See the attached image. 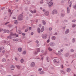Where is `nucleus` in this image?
<instances>
[{"instance_id": "nucleus-4", "label": "nucleus", "mask_w": 76, "mask_h": 76, "mask_svg": "<svg viewBox=\"0 0 76 76\" xmlns=\"http://www.w3.org/2000/svg\"><path fill=\"white\" fill-rule=\"evenodd\" d=\"M42 38L43 39H46L47 38V34H42Z\"/></svg>"}, {"instance_id": "nucleus-6", "label": "nucleus", "mask_w": 76, "mask_h": 76, "mask_svg": "<svg viewBox=\"0 0 76 76\" xmlns=\"http://www.w3.org/2000/svg\"><path fill=\"white\" fill-rule=\"evenodd\" d=\"M35 65V63L34 62H32L31 64V67H34Z\"/></svg>"}, {"instance_id": "nucleus-7", "label": "nucleus", "mask_w": 76, "mask_h": 76, "mask_svg": "<svg viewBox=\"0 0 76 76\" xmlns=\"http://www.w3.org/2000/svg\"><path fill=\"white\" fill-rule=\"evenodd\" d=\"M55 45V43L53 42H51L50 43V47H54Z\"/></svg>"}, {"instance_id": "nucleus-28", "label": "nucleus", "mask_w": 76, "mask_h": 76, "mask_svg": "<svg viewBox=\"0 0 76 76\" xmlns=\"http://www.w3.org/2000/svg\"><path fill=\"white\" fill-rule=\"evenodd\" d=\"M69 55V53H66V54L64 56L65 57H68Z\"/></svg>"}, {"instance_id": "nucleus-8", "label": "nucleus", "mask_w": 76, "mask_h": 76, "mask_svg": "<svg viewBox=\"0 0 76 76\" xmlns=\"http://www.w3.org/2000/svg\"><path fill=\"white\" fill-rule=\"evenodd\" d=\"M44 14L45 16H48V15H49V12L48 11H45Z\"/></svg>"}, {"instance_id": "nucleus-61", "label": "nucleus", "mask_w": 76, "mask_h": 76, "mask_svg": "<svg viewBox=\"0 0 76 76\" xmlns=\"http://www.w3.org/2000/svg\"><path fill=\"white\" fill-rule=\"evenodd\" d=\"M76 20H74L72 21V22H75Z\"/></svg>"}, {"instance_id": "nucleus-64", "label": "nucleus", "mask_w": 76, "mask_h": 76, "mask_svg": "<svg viewBox=\"0 0 76 76\" xmlns=\"http://www.w3.org/2000/svg\"><path fill=\"white\" fill-rule=\"evenodd\" d=\"M39 28H41V24H39Z\"/></svg>"}, {"instance_id": "nucleus-35", "label": "nucleus", "mask_w": 76, "mask_h": 76, "mask_svg": "<svg viewBox=\"0 0 76 76\" xmlns=\"http://www.w3.org/2000/svg\"><path fill=\"white\" fill-rule=\"evenodd\" d=\"M70 4L69 5V7H72V2H70Z\"/></svg>"}, {"instance_id": "nucleus-50", "label": "nucleus", "mask_w": 76, "mask_h": 76, "mask_svg": "<svg viewBox=\"0 0 76 76\" xmlns=\"http://www.w3.org/2000/svg\"><path fill=\"white\" fill-rule=\"evenodd\" d=\"M40 3H41V4L43 3V1L42 0L40 1Z\"/></svg>"}, {"instance_id": "nucleus-63", "label": "nucleus", "mask_w": 76, "mask_h": 76, "mask_svg": "<svg viewBox=\"0 0 76 76\" xmlns=\"http://www.w3.org/2000/svg\"><path fill=\"white\" fill-rule=\"evenodd\" d=\"M37 47H39V45H40L38 44H38H37Z\"/></svg>"}, {"instance_id": "nucleus-5", "label": "nucleus", "mask_w": 76, "mask_h": 76, "mask_svg": "<svg viewBox=\"0 0 76 76\" xmlns=\"http://www.w3.org/2000/svg\"><path fill=\"white\" fill-rule=\"evenodd\" d=\"M63 50L62 49H61L60 50V51H58V53L60 55H61V56H62L63 55V54L62 53H62V52H63Z\"/></svg>"}, {"instance_id": "nucleus-29", "label": "nucleus", "mask_w": 76, "mask_h": 76, "mask_svg": "<svg viewBox=\"0 0 76 76\" xmlns=\"http://www.w3.org/2000/svg\"><path fill=\"white\" fill-rule=\"evenodd\" d=\"M72 43H74V42H75V38H73V39H72Z\"/></svg>"}, {"instance_id": "nucleus-40", "label": "nucleus", "mask_w": 76, "mask_h": 76, "mask_svg": "<svg viewBox=\"0 0 76 76\" xmlns=\"http://www.w3.org/2000/svg\"><path fill=\"white\" fill-rule=\"evenodd\" d=\"M5 52H6V50H3L2 51V53H3L4 54L5 53Z\"/></svg>"}, {"instance_id": "nucleus-1", "label": "nucleus", "mask_w": 76, "mask_h": 76, "mask_svg": "<svg viewBox=\"0 0 76 76\" xmlns=\"http://www.w3.org/2000/svg\"><path fill=\"white\" fill-rule=\"evenodd\" d=\"M47 4L49 5V7H51L53 5V0H50V1L49 2H47Z\"/></svg>"}, {"instance_id": "nucleus-36", "label": "nucleus", "mask_w": 76, "mask_h": 76, "mask_svg": "<svg viewBox=\"0 0 76 76\" xmlns=\"http://www.w3.org/2000/svg\"><path fill=\"white\" fill-rule=\"evenodd\" d=\"M76 26V24H73L72 25V27H73V28H75Z\"/></svg>"}, {"instance_id": "nucleus-56", "label": "nucleus", "mask_w": 76, "mask_h": 76, "mask_svg": "<svg viewBox=\"0 0 76 76\" xmlns=\"http://www.w3.org/2000/svg\"><path fill=\"white\" fill-rule=\"evenodd\" d=\"M6 31L7 33H9V30H6Z\"/></svg>"}, {"instance_id": "nucleus-18", "label": "nucleus", "mask_w": 76, "mask_h": 76, "mask_svg": "<svg viewBox=\"0 0 76 76\" xmlns=\"http://www.w3.org/2000/svg\"><path fill=\"white\" fill-rule=\"evenodd\" d=\"M69 32V29H67L66 31L65 32V34H68Z\"/></svg>"}, {"instance_id": "nucleus-60", "label": "nucleus", "mask_w": 76, "mask_h": 76, "mask_svg": "<svg viewBox=\"0 0 76 76\" xmlns=\"http://www.w3.org/2000/svg\"><path fill=\"white\" fill-rule=\"evenodd\" d=\"M35 54H38V53L37 51H35L34 53Z\"/></svg>"}, {"instance_id": "nucleus-44", "label": "nucleus", "mask_w": 76, "mask_h": 76, "mask_svg": "<svg viewBox=\"0 0 76 76\" xmlns=\"http://www.w3.org/2000/svg\"><path fill=\"white\" fill-rule=\"evenodd\" d=\"M28 31V29L27 28L25 30V32H27V31Z\"/></svg>"}, {"instance_id": "nucleus-47", "label": "nucleus", "mask_w": 76, "mask_h": 76, "mask_svg": "<svg viewBox=\"0 0 76 76\" xmlns=\"http://www.w3.org/2000/svg\"><path fill=\"white\" fill-rule=\"evenodd\" d=\"M36 42L38 44V43H39V41H38V40H36Z\"/></svg>"}, {"instance_id": "nucleus-48", "label": "nucleus", "mask_w": 76, "mask_h": 76, "mask_svg": "<svg viewBox=\"0 0 76 76\" xmlns=\"http://www.w3.org/2000/svg\"><path fill=\"white\" fill-rule=\"evenodd\" d=\"M73 8H74L75 9H76V5L75 4V6H73Z\"/></svg>"}, {"instance_id": "nucleus-34", "label": "nucleus", "mask_w": 76, "mask_h": 76, "mask_svg": "<svg viewBox=\"0 0 76 76\" xmlns=\"http://www.w3.org/2000/svg\"><path fill=\"white\" fill-rule=\"evenodd\" d=\"M44 71H41L40 72V73L41 74H44Z\"/></svg>"}, {"instance_id": "nucleus-57", "label": "nucleus", "mask_w": 76, "mask_h": 76, "mask_svg": "<svg viewBox=\"0 0 76 76\" xmlns=\"http://www.w3.org/2000/svg\"><path fill=\"white\" fill-rule=\"evenodd\" d=\"M3 31V29L2 28H0V32H1Z\"/></svg>"}, {"instance_id": "nucleus-45", "label": "nucleus", "mask_w": 76, "mask_h": 76, "mask_svg": "<svg viewBox=\"0 0 76 76\" xmlns=\"http://www.w3.org/2000/svg\"><path fill=\"white\" fill-rule=\"evenodd\" d=\"M14 76H20V74H19L18 75H15Z\"/></svg>"}, {"instance_id": "nucleus-38", "label": "nucleus", "mask_w": 76, "mask_h": 76, "mask_svg": "<svg viewBox=\"0 0 76 76\" xmlns=\"http://www.w3.org/2000/svg\"><path fill=\"white\" fill-rule=\"evenodd\" d=\"M3 31H4V33L5 34L6 33V29H4V30H3Z\"/></svg>"}, {"instance_id": "nucleus-39", "label": "nucleus", "mask_w": 76, "mask_h": 76, "mask_svg": "<svg viewBox=\"0 0 76 76\" xmlns=\"http://www.w3.org/2000/svg\"><path fill=\"white\" fill-rule=\"evenodd\" d=\"M26 51H24L23 52L22 54H26Z\"/></svg>"}, {"instance_id": "nucleus-49", "label": "nucleus", "mask_w": 76, "mask_h": 76, "mask_svg": "<svg viewBox=\"0 0 76 76\" xmlns=\"http://www.w3.org/2000/svg\"><path fill=\"white\" fill-rule=\"evenodd\" d=\"M73 58H76V55L75 54L73 57Z\"/></svg>"}, {"instance_id": "nucleus-19", "label": "nucleus", "mask_w": 76, "mask_h": 76, "mask_svg": "<svg viewBox=\"0 0 76 76\" xmlns=\"http://www.w3.org/2000/svg\"><path fill=\"white\" fill-rule=\"evenodd\" d=\"M52 39L53 41L55 40L56 39V37L55 36H52Z\"/></svg>"}, {"instance_id": "nucleus-12", "label": "nucleus", "mask_w": 76, "mask_h": 76, "mask_svg": "<svg viewBox=\"0 0 76 76\" xmlns=\"http://www.w3.org/2000/svg\"><path fill=\"white\" fill-rule=\"evenodd\" d=\"M4 43H6L8 45H10V42H9L8 41H4Z\"/></svg>"}, {"instance_id": "nucleus-43", "label": "nucleus", "mask_w": 76, "mask_h": 76, "mask_svg": "<svg viewBox=\"0 0 76 76\" xmlns=\"http://www.w3.org/2000/svg\"><path fill=\"white\" fill-rule=\"evenodd\" d=\"M74 50H73V49H72L70 50V51L71 52H74Z\"/></svg>"}, {"instance_id": "nucleus-23", "label": "nucleus", "mask_w": 76, "mask_h": 76, "mask_svg": "<svg viewBox=\"0 0 76 76\" xmlns=\"http://www.w3.org/2000/svg\"><path fill=\"white\" fill-rule=\"evenodd\" d=\"M42 24L43 25H45V24H46V22L44 20H43L42 21Z\"/></svg>"}, {"instance_id": "nucleus-14", "label": "nucleus", "mask_w": 76, "mask_h": 76, "mask_svg": "<svg viewBox=\"0 0 76 76\" xmlns=\"http://www.w3.org/2000/svg\"><path fill=\"white\" fill-rule=\"evenodd\" d=\"M67 13L68 14L70 13V9L69 7H67Z\"/></svg>"}, {"instance_id": "nucleus-25", "label": "nucleus", "mask_w": 76, "mask_h": 76, "mask_svg": "<svg viewBox=\"0 0 76 76\" xmlns=\"http://www.w3.org/2000/svg\"><path fill=\"white\" fill-rule=\"evenodd\" d=\"M7 38L9 39H12V37H11V36L10 35L7 37Z\"/></svg>"}, {"instance_id": "nucleus-53", "label": "nucleus", "mask_w": 76, "mask_h": 76, "mask_svg": "<svg viewBox=\"0 0 76 76\" xmlns=\"http://www.w3.org/2000/svg\"><path fill=\"white\" fill-rule=\"evenodd\" d=\"M8 26L10 28H11V27H12V25H8Z\"/></svg>"}, {"instance_id": "nucleus-51", "label": "nucleus", "mask_w": 76, "mask_h": 76, "mask_svg": "<svg viewBox=\"0 0 76 76\" xmlns=\"http://www.w3.org/2000/svg\"><path fill=\"white\" fill-rule=\"evenodd\" d=\"M26 34L25 33H22V35H23V36H25V35Z\"/></svg>"}, {"instance_id": "nucleus-2", "label": "nucleus", "mask_w": 76, "mask_h": 76, "mask_svg": "<svg viewBox=\"0 0 76 76\" xmlns=\"http://www.w3.org/2000/svg\"><path fill=\"white\" fill-rule=\"evenodd\" d=\"M23 19V15L22 14H20L19 15L18 17V19L19 20H22Z\"/></svg>"}, {"instance_id": "nucleus-32", "label": "nucleus", "mask_w": 76, "mask_h": 76, "mask_svg": "<svg viewBox=\"0 0 76 76\" xmlns=\"http://www.w3.org/2000/svg\"><path fill=\"white\" fill-rule=\"evenodd\" d=\"M61 72L62 73L65 74V73H64V71H63V70H61Z\"/></svg>"}, {"instance_id": "nucleus-42", "label": "nucleus", "mask_w": 76, "mask_h": 76, "mask_svg": "<svg viewBox=\"0 0 76 76\" xmlns=\"http://www.w3.org/2000/svg\"><path fill=\"white\" fill-rule=\"evenodd\" d=\"M61 13H65V11H64V10H63L61 12Z\"/></svg>"}, {"instance_id": "nucleus-22", "label": "nucleus", "mask_w": 76, "mask_h": 76, "mask_svg": "<svg viewBox=\"0 0 76 76\" xmlns=\"http://www.w3.org/2000/svg\"><path fill=\"white\" fill-rule=\"evenodd\" d=\"M61 16L62 17H64L65 16V14L64 13H61Z\"/></svg>"}, {"instance_id": "nucleus-55", "label": "nucleus", "mask_w": 76, "mask_h": 76, "mask_svg": "<svg viewBox=\"0 0 76 76\" xmlns=\"http://www.w3.org/2000/svg\"><path fill=\"white\" fill-rule=\"evenodd\" d=\"M51 30H52V28H51V27L49 28V31H51Z\"/></svg>"}, {"instance_id": "nucleus-30", "label": "nucleus", "mask_w": 76, "mask_h": 76, "mask_svg": "<svg viewBox=\"0 0 76 76\" xmlns=\"http://www.w3.org/2000/svg\"><path fill=\"white\" fill-rule=\"evenodd\" d=\"M3 67V65H0V71H1L2 70H1V67Z\"/></svg>"}, {"instance_id": "nucleus-9", "label": "nucleus", "mask_w": 76, "mask_h": 76, "mask_svg": "<svg viewBox=\"0 0 76 76\" xmlns=\"http://www.w3.org/2000/svg\"><path fill=\"white\" fill-rule=\"evenodd\" d=\"M53 61L55 63H59L60 62L59 61H58L57 62V59H55L53 60Z\"/></svg>"}, {"instance_id": "nucleus-54", "label": "nucleus", "mask_w": 76, "mask_h": 76, "mask_svg": "<svg viewBox=\"0 0 76 76\" xmlns=\"http://www.w3.org/2000/svg\"><path fill=\"white\" fill-rule=\"evenodd\" d=\"M8 12L10 13H11V10H10V9L8 10Z\"/></svg>"}, {"instance_id": "nucleus-11", "label": "nucleus", "mask_w": 76, "mask_h": 76, "mask_svg": "<svg viewBox=\"0 0 76 76\" xmlns=\"http://www.w3.org/2000/svg\"><path fill=\"white\" fill-rule=\"evenodd\" d=\"M11 69L12 70H13L15 69V66L13 65H12L11 66Z\"/></svg>"}, {"instance_id": "nucleus-24", "label": "nucleus", "mask_w": 76, "mask_h": 76, "mask_svg": "<svg viewBox=\"0 0 76 76\" xmlns=\"http://www.w3.org/2000/svg\"><path fill=\"white\" fill-rule=\"evenodd\" d=\"M37 53H39L40 52V49L39 48H37Z\"/></svg>"}, {"instance_id": "nucleus-3", "label": "nucleus", "mask_w": 76, "mask_h": 76, "mask_svg": "<svg viewBox=\"0 0 76 76\" xmlns=\"http://www.w3.org/2000/svg\"><path fill=\"white\" fill-rule=\"evenodd\" d=\"M57 10L56 9L53 10L52 12V15H57Z\"/></svg>"}, {"instance_id": "nucleus-58", "label": "nucleus", "mask_w": 76, "mask_h": 76, "mask_svg": "<svg viewBox=\"0 0 76 76\" xmlns=\"http://www.w3.org/2000/svg\"><path fill=\"white\" fill-rule=\"evenodd\" d=\"M64 21L65 22H67V20H64Z\"/></svg>"}, {"instance_id": "nucleus-41", "label": "nucleus", "mask_w": 76, "mask_h": 76, "mask_svg": "<svg viewBox=\"0 0 76 76\" xmlns=\"http://www.w3.org/2000/svg\"><path fill=\"white\" fill-rule=\"evenodd\" d=\"M46 60H47V62H49V61H48V57H47L46 58Z\"/></svg>"}, {"instance_id": "nucleus-26", "label": "nucleus", "mask_w": 76, "mask_h": 76, "mask_svg": "<svg viewBox=\"0 0 76 76\" xmlns=\"http://www.w3.org/2000/svg\"><path fill=\"white\" fill-rule=\"evenodd\" d=\"M2 62H6V59L5 58H3L2 60Z\"/></svg>"}, {"instance_id": "nucleus-17", "label": "nucleus", "mask_w": 76, "mask_h": 76, "mask_svg": "<svg viewBox=\"0 0 76 76\" xmlns=\"http://www.w3.org/2000/svg\"><path fill=\"white\" fill-rule=\"evenodd\" d=\"M66 71L67 72H70L71 71V69L69 68H68L66 69Z\"/></svg>"}, {"instance_id": "nucleus-27", "label": "nucleus", "mask_w": 76, "mask_h": 76, "mask_svg": "<svg viewBox=\"0 0 76 76\" xmlns=\"http://www.w3.org/2000/svg\"><path fill=\"white\" fill-rule=\"evenodd\" d=\"M37 32H38V33H40V28H37Z\"/></svg>"}, {"instance_id": "nucleus-46", "label": "nucleus", "mask_w": 76, "mask_h": 76, "mask_svg": "<svg viewBox=\"0 0 76 76\" xmlns=\"http://www.w3.org/2000/svg\"><path fill=\"white\" fill-rule=\"evenodd\" d=\"M3 50V48L1 47L0 48V52L1 51V50Z\"/></svg>"}, {"instance_id": "nucleus-21", "label": "nucleus", "mask_w": 76, "mask_h": 76, "mask_svg": "<svg viewBox=\"0 0 76 76\" xmlns=\"http://www.w3.org/2000/svg\"><path fill=\"white\" fill-rule=\"evenodd\" d=\"M10 34L11 36H15V34H13L12 32H10Z\"/></svg>"}, {"instance_id": "nucleus-52", "label": "nucleus", "mask_w": 76, "mask_h": 76, "mask_svg": "<svg viewBox=\"0 0 76 76\" xmlns=\"http://www.w3.org/2000/svg\"><path fill=\"white\" fill-rule=\"evenodd\" d=\"M50 42V39H49L47 41V43H48V42Z\"/></svg>"}, {"instance_id": "nucleus-20", "label": "nucleus", "mask_w": 76, "mask_h": 76, "mask_svg": "<svg viewBox=\"0 0 76 76\" xmlns=\"http://www.w3.org/2000/svg\"><path fill=\"white\" fill-rule=\"evenodd\" d=\"M14 23L15 24H16V25H17V24H18V22L17 21V20H14Z\"/></svg>"}, {"instance_id": "nucleus-13", "label": "nucleus", "mask_w": 76, "mask_h": 76, "mask_svg": "<svg viewBox=\"0 0 76 76\" xmlns=\"http://www.w3.org/2000/svg\"><path fill=\"white\" fill-rule=\"evenodd\" d=\"M18 51H19V52H21L22 51V49L21 48H20L18 49Z\"/></svg>"}, {"instance_id": "nucleus-31", "label": "nucleus", "mask_w": 76, "mask_h": 76, "mask_svg": "<svg viewBox=\"0 0 76 76\" xmlns=\"http://www.w3.org/2000/svg\"><path fill=\"white\" fill-rule=\"evenodd\" d=\"M23 61H24V60H23V59H21L20 60V62L21 63H23Z\"/></svg>"}, {"instance_id": "nucleus-15", "label": "nucleus", "mask_w": 76, "mask_h": 76, "mask_svg": "<svg viewBox=\"0 0 76 76\" xmlns=\"http://www.w3.org/2000/svg\"><path fill=\"white\" fill-rule=\"evenodd\" d=\"M48 50L49 51H52L53 49L50 47L48 48Z\"/></svg>"}, {"instance_id": "nucleus-33", "label": "nucleus", "mask_w": 76, "mask_h": 76, "mask_svg": "<svg viewBox=\"0 0 76 76\" xmlns=\"http://www.w3.org/2000/svg\"><path fill=\"white\" fill-rule=\"evenodd\" d=\"M16 66L18 69H20V66H19V65H16Z\"/></svg>"}, {"instance_id": "nucleus-59", "label": "nucleus", "mask_w": 76, "mask_h": 76, "mask_svg": "<svg viewBox=\"0 0 76 76\" xmlns=\"http://www.w3.org/2000/svg\"><path fill=\"white\" fill-rule=\"evenodd\" d=\"M9 22H7V23H5L4 24V25H7V23H9Z\"/></svg>"}, {"instance_id": "nucleus-62", "label": "nucleus", "mask_w": 76, "mask_h": 76, "mask_svg": "<svg viewBox=\"0 0 76 76\" xmlns=\"http://www.w3.org/2000/svg\"><path fill=\"white\" fill-rule=\"evenodd\" d=\"M61 3H64V1L63 0H62L61 1Z\"/></svg>"}, {"instance_id": "nucleus-10", "label": "nucleus", "mask_w": 76, "mask_h": 76, "mask_svg": "<svg viewBox=\"0 0 76 76\" xmlns=\"http://www.w3.org/2000/svg\"><path fill=\"white\" fill-rule=\"evenodd\" d=\"M30 12L31 13H36L37 12V11L35 10H34L33 11L31 10Z\"/></svg>"}, {"instance_id": "nucleus-16", "label": "nucleus", "mask_w": 76, "mask_h": 76, "mask_svg": "<svg viewBox=\"0 0 76 76\" xmlns=\"http://www.w3.org/2000/svg\"><path fill=\"white\" fill-rule=\"evenodd\" d=\"M44 26H42V28L41 29V30H40V31L42 32H43V31H44Z\"/></svg>"}, {"instance_id": "nucleus-37", "label": "nucleus", "mask_w": 76, "mask_h": 76, "mask_svg": "<svg viewBox=\"0 0 76 76\" xmlns=\"http://www.w3.org/2000/svg\"><path fill=\"white\" fill-rule=\"evenodd\" d=\"M42 70V68H40L39 69H38V71H39V72H40V71H41V70Z\"/></svg>"}]
</instances>
